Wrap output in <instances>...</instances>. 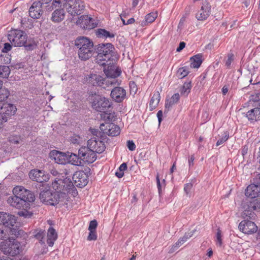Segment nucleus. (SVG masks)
I'll return each mask as SVG.
<instances>
[{
	"mask_svg": "<svg viewBox=\"0 0 260 260\" xmlns=\"http://www.w3.org/2000/svg\"><path fill=\"white\" fill-rule=\"evenodd\" d=\"M13 193L14 196L10 197L7 202L10 206L17 209L24 208L26 203L33 202L35 200L34 194L22 186L15 187Z\"/></svg>",
	"mask_w": 260,
	"mask_h": 260,
	"instance_id": "f257e3e1",
	"label": "nucleus"
},
{
	"mask_svg": "<svg viewBox=\"0 0 260 260\" xmlns=\"http://www.w3.org/2000/svg\"><path fill=\"white\" fill-rule=\"evenodd\" d=\"M8 39L15 47H24L26 50H32L37 47L35 42H27V35L26 32L20 29H11L8 34Z\"/></svg>",
	"mask_w": 260,
	"mask_h": 260,
	"instance_id": "f03ea898",
	"label": "nucleus"
},
{
	"mask_svg": "<svg viewBox=\"0 0 260 260\" xmlns=\"http://www.w3.org/2000/svg\"><path fill=\"white\" fill-rule=\"evenodd\" d=\"M41 201L46 205L55 206L60 203L61 205L67 204L68 201V195L63 192H52L49 189L44 190L40 193Z\"/></svg>",
	"mask_w": 260,
	"mask_h": 260,
	"instance_id": "7ed1b4c3",
	"label": "nucleus"
},
{
	"mask_svg": "<svg viewBox=\"0 0 260 260\" xmlns=\"http://www.w3.org/2000/svg\"><path fill=\"white\" fill-rule=\"evenodd\" d=\"M75 44L78 48L79 57L82 60L88 59L95 52L93 42L86 37H82L77 39Z\"/></svg>",
	"mask_w": 260,
	"mask_h": 260,
	"instance_id": "20e7f679",
	"label": "nucleus"
},
{
	"mask_svg": "<svg viewBox=\"0 0 260 260\" xmlns=\"http://www.w3.org/2000/svg\"><path fill=\"white\" fill-rule=\"evenodd\" d=\"M98 54L95 61L100 66H105L113 57L114 47L111 43L101 44L96 48Z\"/></svg>",
	"mask_w": 260,
	"mask_h": 260,
	"instance_id": "39448f33",
	"label": "nucleus"
},
{
	"mask_svg": "<svg viewBox=\"0 0 260 260\" xmlns=\"http://www.w3.org/2000/svg\"><path fill=\"white\" fill-rule=\"evenodd\" d=\"M91 107L98 112H104L112 107L110 100L96 92H90L88 98Z\"/></svg>",
	"mask_w": 260,
	"mask_h": 260,
	"instance_id": "423d86ee",
	"label": "nucleus"
},
{
	"mask_svg": "<svg viewBox=\"0 0 260 260\" xmlns=\"http://www.w3.org/2000/svg\"><path fill=\"white\" fill-rule=\"evenodd\" d=\"M21 246L19 242L12 237L2 242L0 244V250L5 255L12 256H15L21 251Z\"/></svg>",
	"mask_w": 260,
	"mask_h": 260,
	"instance_id": "0eeeda50",
	"label": "nucleus"
},
{
	"mask_svg": "<svg viewBox=\"0 0 260 260\" xmlns=\"http://www.w3.org/2000/svg\"><path fill=\"white\" fill-rule=\"evenodd\" d=\"M63 6L68 13L73 16L80 15L85 8L82 0H69Z\"/></svg>",
	"mask_w": 260,
	"mask_h": 260,
	"instance_id": "6e6552de",
	"label": "nucleus"
},
{
	"mask_svg": "<svg viewBox=\"0 0 260 260\" xmlns=\"http://www.w3.org/2000/svg\"><path fill=\"white\" fill-rule=\"evenodd\" d=\"M86 82L93 85L102 87L106 88L109 86V83H112L108 79H105L100 75L92 74L86 77Z\"/></svg>",
	"mask_w": 260,
	"mask_h": 260,
	"instance_id": "1a4fd4ad",
	"label": "nucleus"
},
{
	"mask_svg": "<svg viewBox=\"0 0 260 260\" xmlns=\"http://www.w3.org/2000/svg\"><path fill=\"white\" fill-rule=\"evenodd\" d=\"M100 128L103 134L114 137L119 135V127L112 122H105L100 124Z\"/></svg>",
	"mask_w": 260,
	"mask_h": 260,
	"instance_id": "9d476101",
	"label": "nucleus"
},
{
	"mask_svg": "<svg viewBox=\"0 0 260 260\" xmlns=\"http://www.w3.org/2000/svg\"><path fill=\"white\" fill-rule=\"evenodd\" d=\"M79 155L82 160L87 163H92L96 159V153L89 147L83 146L79 149Z\"/></svg>",
	"mask_w": 260,
	"mask_h": 260,
	"instance_id": "9b49d317",
	"label": "nucleus"
},
{
	"mask_svg": "<svg viewBox=\"0 0 260 260\" xmlns=\"http://www.w3.org/2000/svg\"><path fill=\"white\" fill-rule=\"evenodd\" d=\"M104 72L107 76L105 78L108 79L112 81V83L110 82L109 83V86L119 84V83L118 82L117 80L116 79L120 75L121 70L119 69L114 66H108L107 69L104 70Z\"/></svg>",
	"mask_w": 260,
	"mask_h": 260,
	"instance_id": "f8f14e48",
	"label": "nucleus"
},
{
	"mask_svg": "<svg viewBox=\"0 0 260 260\" xmlns=\"http://www.w3.org/2000/svg\"><path fill=\"white\" fill-rule=\"evenodd\" d=\"M243 216L253 219L255 218V214L254 211L255 210V206L254 205L252 199H247L243 201L242 203Z\"/></svg>",
	"mask_w": 260,
	"mask_h": 260,
	"instance_id": "ddd939ff",
	"label": "nucleus"
},
{
	"mask_svg": "<svg viewBox=\"0 0 260 260\" xmlns=\"http://www.w3.org/2000/svg\"><path fill=\"white\" fill-rule=\"evenodd\" d=\"M72 178L75 185L80 188L85 186L88 183V176L83 171L76 172Z\"/></svg>",
	"mask_w": 260,
	"mask_h": 260,
	"instance_id": "4468645a",
	"label": "nucleus"
},
{
	"mask_svg": "<svg viewBox=\"0 0 260 260\" xmlns=\"http://www.w3.org/2000/svg\"><path fill=\"white\" fill-rule=\"evenodd\" d=\"M1 115L0 120L3 122H6L8 118L15 114L17 109L15 106L10 104H4L3 108H1Z\"/></svg>",
	"mask_w": 260,
	"mask_h": 260,
	"instance_id": "2eb2a0df",
	"label": "nucleus"
},
{
	"mask_svg": "<svg viewBox=\"0 0 260 260\" xmlns=\"http://www.w3.org/2000/svg\"><path fill=\"white\" fill-rule=\"evenodd\" d=\"M240 231L246 234H252L257 231V226L254 222L249 220L242 221L238 226Z\"/></svg>",
	"mask_w": 260,
	"mask_h": 260,
	"instance_id": "dca6fc26",
	"label": "nucleus"
},
{
	"mask_svg": "<svg viewBox=\"0 0 260 260\" xmlns=\"http://www.w3.org/2000/svg\"><path fill=\"white\" fill-rule=\"evenodd\" d=\"M87 146L95 153H101L105 149L104 143L99 139L91 138L87 141Z\"/></svg>",
	"mask_w": 260,
	"mask_h": 260,
	"instance_id": "f3484780",
	"label": "nucleus"
},
{
	"mask_svg": "<svg viewBox=\"0 0 260 260\" xmlns=\"http://www.w3.org/2000/svg\"><path fill=\"white\" fill-rule=\"evenodd\" d=\"M93 18L88 15L80 16L77 21V24L85 29H90L96 26V24L94 23Z\"/></svg>",
	"mask_w": 260,
	"mask_h": 260,
	"instance_id": "a211bd4d",
	"label": "nucleus"
},
{
	"mask_svg": "<svg viewBox=\"0 0 260 260\" xmlns=\"http://www.w3.org/2000/svg\"><path fill=\"white\" fill-rule=\"evenodd\" d=\"M110 96L115 102L121 103L126 98V92L122 87H115L112 89Z\"/></svg>",
	"mask_w": 260,
	"mask_h": 260,
	"instance_id": "6ab92c4d",
	"label": "nucleus"
},
{
	"mask_svg": "<svg viewBox=\"0 0 260 260\" xmlns=\"http://www.w3.org/2000/svg\"><path fill=\"white\" fill-rule=\"evenodd\" d=\"M52 187L56 191L62 192L61 190H66L69 192L70 189L76 190L71 182H69L68 184L66 185V183L61 179L54 181L52 183Z\"/></svg>",
	"mask_w": 260,
	"mask_h": 260,
	"instance_id": "aec40b11",
	"label": "nucleus"
},
{
	"mask_svg": "<svg viewBox=\"0 0 260 260\" xmlns=\"http://www.w3.org/2000/svg\"><path fill=\"white\" fill-rule=\"evenodd\" d=\"M29 177L32 180L40 183L46 182L49 179L48 174H46L44 171L35 169L30 171Z\"/></svg>",
	"mask_w": 260,
	"mask_h": 260,
	"instance_id": "412c9836",
	"label": "nucleus"
},
{
	"mask_svg": "<svg viewBox=\"0 0 260 260\" xmlns=\"http://www.w3.org/2000/svg\"><path fill=\"white\" fill-rule=\"evenodd\" d=\"M16 221V219L14 215L6 212H0V224L10 228L14 226Z\"/></svg>",
	"mask_w": 260,
	"mask_h": 260,
	"instance_id": "4be33fe9",
	"label": "nucleus"
},
{
	"mask_svg": "<svg viewBox=\"0 0 260 260\" xmlns=\"http://www.w3.org/2000/svg\"><path fill=\"white\" fill-rule=\"evenodd\" d=\"M202 5L200 10L196 14L198 20H205L210 14V6L207 0L203 1Z\"/></svg>",
	"mask_w": 260,
	"mask_h": 260,
	"instance_id": "5701e85b",
	"label": "nucleus"
},
{
	"mask_svg": "<svg viewBox=\"0 0 260 260\" xmlns=\"http://www.w3.org/2000/svg\"><path fill=\"white\" fill-rule=\"evenodd\" d=\"M42 6L39 3L35 2L29 10V16L34 19H39L42 14Z\"/></svg>",
	"mask_w": 260,
	"mask_h": 260,
	"instance_id": "b1692460",
	"label": "nucleus"
},
{
	"mask_svg": "<svg viewBox=\"0 0 260 260\" xmlns=\"http://www.w3.org/2000/svg\"><path fill=\"white\" fill-rule=\"evenodd\" d=\"M245 196L250 199L260 197V186L258 185L251 184L247 186L245 190Z\"/></svg>",
	"mask_w": 260,
	"mask_h": 260,
	"instance_id": "393cba45",
	"label": "nucleus"
},
{
	"mask_svg": "<svg viewBox=\"0 0 260 260\" xmlns=\"http://www.w3.org/2000/svg\"><path fill=\"white\" fill-rule=\"evenodd\" d=\"M180 99V95L176 93L174 94L170 99H166L165 102V113H168L172 107L175 104L177 103Z\"/></svg>",
	"mask_w": 260,
	"mask_h": 260,
	"instance_id": "a878e982",
	"label": "nucleus"
},
{
	"mask_svg": "<svg viewBox=\"0 0 260 260\" xmlns=\"http://www.w3.org/2000/svg\"><path fill=\"white\" fill-rule=\"evenodd\" d=\"M65 17V12L63 9H56L52 14L51 20L55 23L62 21Z\"/></svg>",
	"mask_w": 260,
	"mask_h": 260,
	"instance_id": "bb28decb",
	"label": "nucleus"
},
{
	"mask_svg": "<svg viewBox=\"0 0 260 260\" xmlns=\"http://www.w3.org/2000/svg\"><path fill=\"white\" fill-rule=\"evenodd\" d=\"M57 238V234L52 227L49 228L47 233V243L49 246H53Z\"/></svg>",
	"mask_w": 260,
	"mask_h": 260,
	"instance_id": "cd10ccee",
	"label": "nucleus"
},
{
	"mask_svg": "<svg viewBox=\"0 0 260 260\" xmlns=\"http://www.w3.org/2000/svg\"><path fill=\"white\" fill-rule=\"evenodd\" d=\"M246 117L249 120L257 121L260 119V108H255L248 111Z\"/></svg>",
	"mask_w": 260,
	"mask_h": 260,
	"instance_id": "c85d7f7f",
	"label": "nucleus"
},
{
	"mask_svg": "<svg viewBox=\"0 0 260 260\" xmlns=\"http://www.w3.org/2000/svg\"><path fill=\"white\" fill-rule=\"evenodd\" d=\"M190 67L192 68H199L201 65L203 59L202 54H198L190 58Z\"/></svg>",
	"mask_w": 260,
	"mask_h": 260,
	"instance_id": "c756f323",
	"label": "nucleus"
},
{
	"mask_svg": "<svg viewBox=\"0 0 260 260\" xmlns=\"http://www.w3.org/2000/svg\"><path fill=\"white\" fill-rule=\"evenodd\" d=\"M50 156L56 162L59 164H63L64 163V155L62 152L56 150H53L50 152Z\"/></svg>",
	"mask_w": 260,
	"mask_h": 260,
	"instance_id": "7c9ffc66",
	"label": "nucleus"
},
{
	"mask_svg": "<svg viewBox=\"0 0 260 260\" xmlns=\"http://www.w3.org/2000/svg\"><path fill=\"white\" fill-rule=\"evenodd\" d=\"M69 159V162L74 166H81V158L79 155H77L75 153L68 152Z\"/></svg>",
	"mask_w": 260,
	"mask_h": 260,
	"instance_id": "2f4dec72",
	"label": "nucleus"
},
{
	"mask_svg": "<svg viewBox=\"0 0 260 260\" xmlns=\"http://www.w3.org/2000/svg\"><path fill=\"white\" fill-rule=\"evenodd\" d=\"M101 118L105 122H112L116 119V114L115 112L107 113L104 111L101 114Z\"/></svg>",
	"mask_w": 260,
	"mask_h": 260,
	"instance_id": "473e14b6",
	"label": "nucleus"
},
{
	"mask_svg": "<svg viewBox=\"0 0 260 260\" xmlns=\"http://www.w3.org/2000/svg\"><path fill=\"white\" fill-rule=\"evenodd\" d=\"M191 88V81L185 82L179 90L181 95L185 97L187 96L190 92Z\"/></svg>",
	"mask_w": 260,
	"mask_h": 260,
	"instance_id": "72a5a7b5",
	"label": "nucleus"
},
{
	"mask_svg": "<svg viewBox=\"0 0 260 260\" xmlns=\"http://www.w3.org/2000/svg\"><path fill=\"white\" fill-rule=\"evenodd\" d=\"M160 99V93L159 91L156 92L154 93L151 99L150 102L149 106L151 108V110H153L157 106Z\"/></svg>",
	"mask_w": 260,
	"mask_h": 260,
	"instance_id": "f704fd0d",
	"label": "nucleus"
},
{
	"mask_svg": "<svg viewBox=\"0 0 260 260\" xmlns=\"http://www.w3.org/2000/svg\"><path fill=\"white\" fill-rule=\"evenodd\" d=\"M96 35L98 37H104L105 38H112L115 37V34L111 33L105 29L99 28L96 31Z\"/></svg>",
	"mask_w": 260,
	"mask_h": 260,
	"instance_id": "c9c22d12",
	"label": "nucleus"
},
{
	"mask_svg": "<svg viewBox=\"0 0 260 260\" xmlns=\"http://www.w3.org/2000/svg\"><path fill=\"white\" fill-rule=\"evenodd\" d=\"M11 72L10 68L7 66L0 65V77L3 78H8Z\"/></svg>",
	"mask_w": 260,
	"mask_h": 260,
	"instance_id": "e433bc0d",
	"label": "nucleus"
},
{
	"mask_svg": "<svg viewBox=\"0 0 260 260\" xmlns=\"http://www.w3.org/2000/svg\"><path fill=\"white\" fill-rule=\"evenodd\" d=\"M157 17V13H150L145 16V21L143 22L142 25H146L147 23H150L154 21Z\"/></svg>",
	"mask_w": 260,
	"mask_h": 260,
	"instance_id": "4c0bfd02",
	"label": "nucleus"
},
{
	"mask_svg": "<svg viewBox=\"0 0 260 260\" xmlns=\"http://www.w3.org/2000/svg\"><path fill=\"white\" fill-rule=\"evenodd\" d=\"M45 236V231L36 230L35 231V237L38 239L41 244H45L44 237Z\"/></svg>",
	"mask_w": 260,
	"mask_h": 260,
	"instance_id": "58836bf2",
	"label": "nucleus"
},
{
	"mask_svg": "<svg viewBox=\"0 0 260 260\" xmlns=\"http://www.w3.org/2000/svg\"><path fill=\"white\" fill-rule=\"evenodd\" d=\"M9 91L5 87H0V102L6 100L9 95Z\"/></svg>",
	"mask_w": 260,
	"mask_h": 260,
	"instance_id": "ea45409f",
	"label": "nucleus"
},
{
	"mask_svg": "<svg viewBox=\"0 0 260 260\" xmlns=\"http://www.w3.org/2000/svg\"><path fill=\"white\" fill-rule=\"evenodd\" d=\"M189 72L186 67H182L179 68L177 72V76L179 79H182L187 76Z\"/></svg>",
	"mask_w": 260,
	"mask_h": 260,
	"instance_id": "a19ab883",
	"label": "nucleus"
},
{
	"mask_svg": "<svg viewBox=\"0 0 260 260\" xmlns=\"http://www.w3.org/2000/svg\"><path fill=\"white\" fill-rule=\"evenodd\" d=\"M9 141L14 144H18L22 142V139L19 136L12 135L9 137Z\"/></svg>",
	"mask_w": 260,
	"mask_h": 260,
	"instance_id": "79ce46f5",
	"label": "nucleus"
},
{
	"mask_svg": "<svg viewBox=\"0 0 260 260\" xmlns=\"http://www.w3.org/2000/svg\"><path fill=\"white\" fill-rule=\"evenodd\" d=\"M129 85V92L131 94L135 95L138 90L137 86L134 81H130Z\"/></svg>",
	"mask_w": 260,
	"mask_h": 260,
	"instance_id": "37998d69",
	"label": "nucleus"
},
{
	"mask_svg": "<svg viewBox=\"0 0 260 260\" xmlns=\"http://www.w3.org/2000/svg\"><path fill=\"white\" fill-rule=\"evenodd\" d=\"M192 235H189V234L188 235H185L183 237L180 238L178 241L176 243L177 245H178L179 246H180L182 245L183 243H184L187 239L190 238L191 236Z\"/></svg>",
	"mask_w": 260,
	"mask_h": 260,
	"instance_id": "c03bdc74",
	"label": "nucleus"
},
{
	"mask_svg": "<svg viewBox=\"0 0 260 260\" xmlns=\"http://www.w3.org/2000/svg\"><path fill=\"white\" fill-rule=\"evenodd\" d=\"M229 138V133L226 132L224 133V136L218 140L216 143V146H219L224 143Z\"/></svg>",
	"mask_w": 260,
	"mask_h": 260,
	"instance_id": "a18cd8bd",
	"label": "nucleus"
},
{
	"mask_svg": "<svg viewBox=\"0 0 260 260\" xmlns=\"http://www.w3.org/2000/svg\"><path fill=\"white\" fill-rule=\"evenodd\" d=\"M90 232L87 237V240L88 241H95L97 239V235L96 234V231H89Z\"/></svg>",
	"mask_w": 260,
	"mask_h": 260,
	"instance_id": "49530a36",
	"label": "nucleus"
},
{
	"mask_svg": "<svg viewBox=\"0 0 260 260\" xmlns=\"http://www.w3.org/2000/svg\"><path fill=\"white\" fill-rule=\"evenodd\" d=\"M216 241L220 246H221L222 244V238H221V231L219 228L217 230L216 233Z\"/></svg>",
	"mask_w": 260,
	"mask_h": 260,
	"instance_id": "de8ad7c7",
	"label": "nucleus"
},
{
	"mask_svg": "<svg viewBox=\"0 0 260 260\" xmlns=\"http://www.w3.org/2000/svg\"><path fill=\"white\" fill-rule=\"evenodd\" d=\"M192 184L191 183H188L185 184L184 187V190L187 196L190 195V190L192 187Z\"/></svg>",
	"mask_w": 260,
	"mask_h": 260,
	"instance_id": "09e8293b",
	"label": "nucleus"
},
{
	"mask_svg": "<svg viewBox=\"0 0 260 260\" xmlns=\"http://www.w3.org/2000/svg\"><path fill=\"white\" fill-rule=\"evenodd\" d=\"M260 101V93L252 94L250 96L249 102H256Z\"/></svg>",
	"mask_w": 260,
	"mask_h": 260,
	"instance_id": "8fccbe9b",
	"label": "nucleus"
},
{
	"mask_svg": "<svg viewBox=\"0 0 260 260\" xmlns=\"http://www.w3.org/2000/svg\"><path fill=\"white\" fill-rule=\"evenodd\" d=\"M98 226L97 221L95 219L91 220L90 222L89 225L88 227L89 231H95L96 228Z\"/></svg>",
	"mask_w": 260,
	"mask_h": 260,
	"instance_id": "3c124183",
	"label": "nucleus"
},
{
	"mask_svg": "<svg viewBox=\"0 0 260 260\" xmlns=\"http://www.w3.org/2000/svg\"><path fill=\"white\" fill-rule=\"evenodd\" d=\"M254 205L255 206V210H260V197L252 199Z\"/></svg>",
	"mask_w": 260,
	"mask_h": 260,
	"instance_id": "603ef678",
	"label": "nucleus"
},
{
	"mask_svg": "<svg viewBox=\"0 0 260 260\" xmlns=\"http://www.w3.org/2000/svg\"><path fill=\"white\" fill-rule=\"evenodd\" d=\"M233 60H234V54L233 53L228 54V59L226 61L225 65L228 67H230L231 64V63L233 61Z\"/></svg>",
	"mask_w": 260,
	"mask_h": 260,
	"instance_id": "864d4df0",
	"label": "nucleus"
},
{
	"mask_svg": "<svg viewBox=\"0 0 260 260\" xmlns=\"http://www.w3.org/2000/svg\"><path fill=\"white\" fill-rule=\"evenodd\" d=\"M127 147L131 151H134L136 149V145L132 140H128L127 141Z\"/></svg>",
	"mask_w": 260,
	"mask_h": 260,
	"instance_id": "5fc2aeb1",
	"label": "nucleus"
},
{
	"mask_svg": "<svg viewBox=\"0 0 260 260\" xmlns=\"http://www.w3.org/2000/svg\"><path fill=\"white\" fill-rule=\"evenodd\" d=\"M18 215L24 217H29L32 215V213H29L27 211H20L18 212Z\"/></svg>",
	"mask_w": 260,
	"mask_h": 260,
	"instance_id": "6e6d98bb",
	"label": "nucleus"
},
{
	"mask_svg": "<svg viewBox=\"0 0 260 260\" xmlns=\"http://www.w3.org/2000/svg\"><path fill=\"white\" fill-rule=\"evenodd\" d=\"M12 49V45H10L8 43H6L4 44V47L2 51L4 52H7L10 51Z\"/></svg>",
	"mask_w": 260,
	"mask_h": 260,
	"instance_id": "4d7b16f0",
	"label": "nucleus"
},
{
	"mask_svg": "<svg viewBox=\"0 0 260 260\" xmlns=\"http://www.w3.org/2000/svg\"><path fill=\"white\" fill-rule=\"evenodd\" d=\"M11 232L13 234L15 235L17 237L21 235L23 233V231L22 230L17 231L16 229H13L11 230Z\"/></svg>",
	"mask_w": 260,
	"mask_h": 260,
	"instance_id": "13d9d810",
	"label": "nucleus"
},
{
	"mask_svg": "<svg viewBox=\"0 0 260 260\" xmlns=\"http://www.w3.org/2000/svg\"><path fill=\"white\" fill-rule=\"evenodd\" d=\"M7 234L4 230L0 229V240H5L7 238Z\"/></svg>",
	"mask_w": 260,
	"mask_h": 260,
	"instance_id": "bf43d9fd",
	"label": "nucleus"
},
{
	"mask_svg": "<svg viewBox=\"0 0 260 260\" xmlns=\"http://www.w3.org/2000/svg\"><path fill=\"white\" fill-rule=\"evenodd\" d=\"M157 117L158 118L159 125H160V124L162 120V111L161 110H159L157 112Z\"/></svg>",
	"mask_w": 260,
	"mask_h": 260,
	"instance_id": "052dcab7",
	"label": "nucleus"
},
{
	"mask_svg": "<svg viewBox=\"0 0 260 260\" xmlns=\"http://www.w3.org/2000/svg\"><path fill=\"white\" fill-rule=\"evenodd\" d=\"M185 47V43H184V42H181L179 43V46L176 49V51L177 52L181 51Z\"/></svg>",
	"mask_w": 260,
	"mask_h": 260,
	"instance_id": "680f3d73",
	"label": "nucleus"
},
{
	"mask_svg": "<svg viewBox=\"0 0 260 260\" xmlns=\"http://www.w3.org/2000/svg\"><path fill=\"white\" fill-rule=\"evenodd\" d=\"M52 0H38L37 2L39 3L42 6L50 3Z\"/></svg>",
	"mask_w": 260,
	"mask_h": 260,
	"instance_id": "e2e57ef3",
	"label": "nucleus"
},
{
	"mask_svg": "<svg viewBox=\"0 0 260 260\" xmlns=\"http://www.w3.org/2000/svg\"><path fill=\"white\" fill-rule=\"evenodd\" d=\"M156 182H157V186L158 189L159 193L161 191V186H160V182L159 178V175H157L156 176Z\"/></svg>",
	"mask_w": 260,
	"mask_h": 260,
	"instance_id": "0e129e2a",
	"label": "nucleus"
},
{
	"mask_svg": "<svg viewBox=\"0 0 260 260\" xmlns=\"http://www.w3.org/2000/svg\"><path fill=\"white\" fill-rule=\"evenodd\" d=\"M127 169V165L126 163L122 164L120 167H119V170L120 171L123 172V171L126 170Z\"/></svg>",
	"mask_w": 260,
	"mask_h": 260,
	"instance_id": "69168bd1",
	"label": "nucleus"
},
{
	"mask_svg": "<svg viewBox=\"0 0 260 260\" xmlns=\"http://www.w3.org/2000/svg\"><path fill=\"white\" fill-rule=\"evenodd\" d=\"M179 246L177 245L176 243H175L174 245H173L172 246V247H171V248L170 249V250H169V253H172L173 252H174L177 249V248L179 247Z\"/></svg>",
	"mask_w": 260,
	"mask_h": 260,
	"instance_id": "338daca9",
	"label": "nucleus"
},
{
	"mask_svg": "<svg viewBox=\"0 0 260 260\" xmlns=\"http://www.w3.org/2000/svg\"><path fill=\"white\" fill-rule=\"evenodd\" d=\"M248 147L247 146L245 145L243 147L242 150V154L243 156H244L248 152Z\"/></svg>",
	"mask_w": 260,
	"mask_h": 260,
	"instance_id": "774afa93",
	"label": "nucleus"
}]
</instances>
